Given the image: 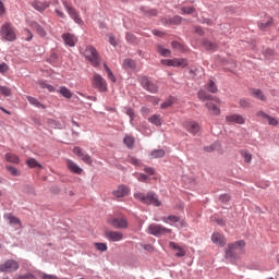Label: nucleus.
Wrapping results in <instances>:
<instances>
[{"mask_svg":"<svg viewBox=\"0 0 279 279\" xmlns=\"http://www.w3.org/2000/svg\"><path fill=\"white\" fill-rule=\"evenodd\" d=\"M227 123H236L238 125L245 124V119L239 113L230 114L226 117Z\"/></svg>","mask_w":279,"mask_h":279,"instance_id":"ddd939ff","label":"nucleus"},{"mask_svg":"<svg viewBox=\"0 0 279 279\" xmlns=\"http://www.w3.org/2000/svg\"><path fill=\"white\" fill-rule=\"evenodd\" d=\"M203 45H204L205 49H207L208 51H215V49H217V44L211 43L209 40L203 41Z\"/></svg>","mask_w":279,"mask_h":279,"instance_id":"e433bc0d","label":"nucleus"},{"mask_svg":"<svg viewBox=\"0 0 279 279\" xmlns=\"http://www.w3.org/2000/svg\"><path fill=\"white\" fill-rule=\"evenodd\" d=\"M73 154L81 158V160H83V162H85L86 165H93V159L90 158V156L86 154V151H84V149H82L81 147H74Z\"/></svg>","mask_w":279,"mask_h":279,"instance_id":"9d476101","label":"nucleus"},{"mask_svg":"<svg viewBox=\"0 0 279 279\" xmlns=\"http://www.w3.org/2000/svg\"><path fill=\"white\" fill-rule=\"evenodd\" d=\"M83 56L88 62H90L92 66H99L101 63V57H99V52L93 46H87L83 52Z\"/></svg>","mask_w":279,"mask_h":279,"instance_id":"f257e3e1","label":"nucleus"},{"mask_svg":"<svg viewBox=\"0 0 279 279\" xmlns=\"http://www.w3.org/2000/svg\"><path fill=\"white\" fill-rule=\"evenodd\" d=\"M145 173H147L148 175H154L156 173V170H154V168L150 167H146L144 169Z\"/></svg>","mask_w":279,"mask_h":279,"instance_id":"338daca9","label":"nucleus"},{"mask_svg":"<svg viewBox=\"0 0 279 279\" xmlns=\"http://www.w3.org/2000/svg\"><path fill=\"white\" fill-rule=\"evenodd\" d=\"M253 96L260 101H267V97L265 96V94H263V90L260 89H253Z\"/></svg>","mask_w":279,"mask_h":279,"instance_id":"2f4dec72","label":"nucleus"},{"mask_svg":"<svg viewBox=\"0 0 279 279\" xmlns=\"http://www.w3.org/2000/svg\"><path fill=\"white\" fill-rule=\"evenodd\" d=\"M66 167L71 171V173H75L76 175H82L83 169L77 166L73 160L66 159Z\"/></svg>","mask_w":279,"mask_h":279,"instance_id":"dca6fc26","label":"nucleus"},{"mask_svg":"<svg viewBox=\"0 0 279 279\" xmlns=\"http://www.w3.org/2000/svg\"><path fill=\"white\" fill-rule=\"evenodd\" d=\"M157 51L162 56L163 58H169L171 56V50L163 48L162 45H157Z\"/></svg>","mask_w":279,"mask_h":279,"instance_id":"7c9ffc66","label":"nucleus"},{"mask_svg":"<svg viewBox=\"0 0 279 279\" xmlns=\"http://www.w3.org/2000/svg\"><path fill=\"white\" fill-rule=\"evenodd\" d=\"M241 156L244 160V162H246L248 165V162H252V155L250 153V150H241Z\"/></svg>","mask_w":279,"mask_h":279,"instance_id":"c9c22d12","label":"nucleus"},{"mask_svg":"<svg viewBox=\"0 0 279 279\" xmlns=\"http://www.w3.org/2000/svg\"><path fill=\"white\" fill-rule=\"evenodd\" d=\"M9 70H10V66H8V64L5 63L0 64V73H8Z\"/></svg>","mask_w":279,"mask_h":279,"instance_id":"13d9d810","label":"nucleus"},{"mask_svg":"<svg viewBox=\"0 0 279 279\" xmlns=\"http://www.w3.org/2000/svg\"><path fill=\"white\" fill-rule=\"evenodd\" d=\"M24 34L26 35L25 40L29 41L32 38H34V35L32 34L31 29L25 28Z\"/></svg>","mask_w":279,"mask_h":279,"instance_id":"5fc2aeb1","label":"nucleus"},{"mask_svg":"<svg viewBox=\"0 0 279 279\" xmlns=\"http://www.w3.org/2000/svg\"><path fill=\"white\" fill-rule=\"evenodd\" d=\"M123 143L129 148L134 147V138L132 136H125L124 140H123Z\"/></svg>","mask_w":279,"mask_h":279,"instance_id":"79ce46f5","label":"nucleus"},{"mask_svg":"<svg viewBox=\"0 0 279 279\" xmlns=\"http://www.w3.org/2000/svg\"><path fill=\"white\" fill-rule=\"evenodd\" d=\"M95 247L99 252H106L108 250V245H106V243H95Z\"/></svg>","mask_w":279,"mask_h":279,"instance_id":"de8ad7c7","label":"nucleus"},{"mask_svg":"<svg viewBox=\"0 0 279 279\" xmlns=\"http://www.w3.org/2000/svg\"><path fill=\"white\" fill-rule=\"evenodd\" d=\"M62 39L64 44L68 45L69 47H75V45L77 44V37L74 35H71V33L63 34Z\"/></svg>","mask_w":279,"mask_h":279,"instance_id":"f3484780","label":"nucleus"},{"mask_svg":"<svg viewBox=\"0 0 279 279\" xmlns=\"http://www.w3.org/2000/svg\"><path fill=\"white\" fill-rule=\"evenodd\" d=\"M220 202H230V194H222L219 197Z\"/></svg>","mask_w":279,"mask_h":279,"instance_id":"0e129e2a","label":"nucleus"},{"mask_svg":"<svg viewBox=\"0 0 279 279\" xmlns=\"http://www.w3.org/2000/svg\"><path fill=\"white\" fill-rule=\"evenodd\" d=\"M146 16H158V11L156 9L144 11Z\"/></svg>","mask_w":279,"mask_h":279,"instance_id":"4d7b16f0","label":"nucleus"},{"mask_svg":"<svg viewBox=\"0 0 279 279\" xmlns=\"http://www.w3.org/2000/svg\"><path fill=\"white\" fill-rule=\"evenodd\" d=\"M31 27L38 34V36H41V38H45V36H47V32L45 31V28H43V26H40V24H38L37 22H32Z\"/></svg>","mask_w":279,"mask_h":279,"instance_id":"5701e85b","label":"nucleus"},{"mask_svg":"<svg viewBox=\"0 0 279 279\" xmlns=\"http://www.w3.org/2000/svg\"><path fill=\"white\" fill-rule=\"evenodd\" d=\"M171 106H173V100L168 99V100H166V101L161 105V108L165 109V108H169V107H171Z\"/></svg>","mask_w":279,"mask_h":279,"instance_id":"bf43d9fd","label":"nucleus"},{"mask_svg":"<svg viewBox=\"0 0 279 279\" xmlns=\"http://www.w3.org/2000/svg\"><path fill=\"white\" fill-rule=\"evenodd\" d=\"M151 158H165V150L163 149H156L150 153Z\"/></svg>","mask_w":279,"mask_h":279,"instance_id":"4c0bfd02","label":"nucleus"},{"mask_svg":"<svg viewBox=\"0 0 279 279\" xmlns=\"http://www.w3.org/2000/svg\"><path fill=\"white\" fill-rule=\"evenodd\" d=\"M19 269V262L14 259H9L4 264L0 265V271L4 274H12V271H17Z\"/></svg>","mask_w":279,"mask_h":279,"instance_id":"0eeeda50","label":"nucleus"},{"mask_svg":"<svg viewBox=\"0 0 279 279\" xmlns=\"http://www.w3.org/2000/svg\"><path fill=\"white\" fill-rule=\"evenodd\" d=\"M5 217L11 226H19L21 228V219L16 218L12 214H8Z\"/></svg>","mask_w":279,"mask_h":279,"instance_id":"393cba45","label":"nucleus"},{"mask_svg":"<svg viewBox=\"0 0 279 279\" xmlns=\"http://www.w3.org/2000/svg\"><path fill=\"white\" fill-rule=\"evenodd\" d=\"M269 125H278V120L276 118L269 117L267 118Z\"/></svg>","mask_w":279,"mask_h":279,"instance_id":"69168bd1","label":"nucleus"},{"mask_svg":"<svg viewBox=\"0 0 279 279\" xmlns=\"http://www.w3.org/2000/svg\"><path fill=\"white\" fill-rule=\"evenodd\" d=\"M63 5L69 14L73 19L74 22H76L78 25H82L83 21L82 17H80V13H77V10L75 8L69 5L68 1H63Z\"/></svg>","mask_w":279,"mask_h":279,"instance_id":"1a4fd4ad","label":"nucleus"},{"mask_svg":"<svg viewBox=\"0 0 279 279\" xmlns=\"http://www.w3.org/2000/svg\"><path fill=\"white\" fill-rule=\"evenodd\" d=\"M41 278L43 279H58V277H56L53 275H47V274L41 275Z\"/></svg>","mask_w":279,"mask_h":279,"instance_id":"774afa93","label":"nucleus"},{"mask_svg":"<svg viewBox=\"0 0 279 279\" xmlns=\"http://www.w3.org/2000/svg\"><path fill=\"white\" fill-rule=\"evenodd\" d=\"M197 97L201 99V101H216V104H221V99L208 95L204 89H201L197 93Z\"/></svg>","mask_w":279,"mask_h":279,"instance_id":"4468645a","label":"nucleus"},{"mask_svg":"<svg viewBox=\"0 0 279 279\" xmlns=\"http://www.w3.org/2000/svg\"><path fill=\"white\" fill-rule=\"evenodd\" d=\"M239 106L240 108H250L251 104H250V100L242 98L239 101Z\"/></svg>","mask_w":279,"mask_h":279,"instance_id":"09e8293b","label":"nucleus"},{"mask_svg":"<svg viewBox=\"0 0 279 279\" xmlns=\"http://www.w3.org/2000/svg\"><path fill=\"white\" fill-rule=\"evenodd\" d=\"M54 12L57 16H59V19H66V15L64 14V12H62V10L56 9Z\"/></svg>","mask_w":279,"mask_h":279,"instance_id":"680f3d73","label":"nucleus"},{"mask_svg":"<svg viewBox=\"0 0 279 279\" xmlns=\"http://www.w3.org/2000/svg\"><path fill=\"white\" fill-rule=\"evenodd\" d=\"M108 38H109V43H110V45H112V47H117V45H119V40H117V37H114V35L109 34Z\"/></svg>","mask_w":279,"mask_h":279,"instance_id":"8fccbe9b","label":"nucleus"},{"mask_svg":"<svg viewBox=\"0 0 279 279\" xmlns=\"http://www.w3.org/2000/svg\"><path fill=\"white\" fill-rule=\"evenodd\" d=\"M177 59H163L161 60V64H166V66H177Z\"/></svg>","mask_w":279,"mask_h":279,"instance_id":"a19ab883","label":"nucleus"},{"mask_svg":"<svg viewBox=\"0 0 279 279\" xmlns=\"http://www.w3.org/2000/svg\"><path fill=\"white\" fill-rule=\"evenodd\" d=\"M205 88L206 90H208V93H217L218 88H217V85L213 82V81H209L206 85H205Z\"/></svg>","mask_w":279,"mask_h":279,"instance_id":"72a5a7b5","label":"nucleus"},{"mask_svg":"<svg viewBox=\"0 0 279 279\" xmlns=\"http://www.w3.org/2000/svg\"><path fill=\"white\" fill-rule=\"evenodd\" d=\"M0 36H2L3 40H8L9 43H14V40H16V29L12 27V24L5 23L1 27Z\"/></svg>","mask_w":279,"mask_h":279,"instance_id":"7ed1b4c3","label":"nucleus"},{"mask_svg":"<svg viewBox=\"0 0 279 279\" xmlns=\"http://www.w3.org/2000/svg\"><path fill=\"white\" fill-rule=\"evenodd\" d=\"M138 182H147L149 180V177L143 173L135 174Z\"/></svg>","mask_w":279,"mask_h":279,"instance_id":"3c124183","label":"nucleus"},{"mask_svg":"<svg viewBox=\"0 0 279 279\" xmlns=\"http://www.w3.org/2000/svg\"><path fill=\"white\" fill-rule=\"evenodd\" d=\"M49 5L50 3L48 1L40 2L38 0H35L32 2V8H34V10H37V12H45V10L49 8Z\"/></svg>","mask_w":279,"mask_h":279,"instance_id":"a211bd4d","label":"nucleus"},{"mask_svg":"<svg viewBox=\"0 0 279 279\" xmlns=\"http://www.w3.org/2000/svg\"><path fill=\"white\" fill-rule=\"evenodd\" d=\"M38 84H39L40 88H47V90H49V93H56V88H53L52 85L47 84L44 81H39Z\"/></svg>","mask_w":279,"mask_h":279,"instance_id":"ea45409f","label":"nucleus"},{"mask_svg":"<svg viewBox=\"0 0 279 279\" xmlns=\"http://www.w3.org/2000/svg\"><path fill=\"white\" fill-rule=\"evenodd\" d=\"M7 171H9L14 178H19V175H21V170L16 169L14 166H7Z\"/></svg>","mask_w":279,"mask_h":279,"instance_id":"f704fd0d","label":"nucleus"},{"mask_svg":"<svg viewBox=\"0 0 279 279\" xmlns=\"http://www.w3.org/2000/svg\"><path fill=\"white\" fill-rule=\"evenodd\" d=\"M93 86L94 88L100 90V93H106V90H108V84L106 83V78H102L99 74L94 75Z\"/></svg>","mask_w":279,"mask_h":279,"instance_id":"6e6552de","label":"nucleus"},{"mask_svg":"<svg viewBox=\"0 0 279 279\" xmlns=\"http://www.w3.org/2000/svg\"><path fill=\"white\" fill-rule=\"evenodd\" d=\"M104 69H105V72L107 73L108 80H110L111 82H117V77L114 76V74L112 73V70H110L108 64L104 63Z\"/></svg>","mask_w":279,"mask_h":279,"instance_id":"473e14b6","label":"nucleus"},{"mask_svg":"<svg viewBox=\"0 0 279 279\" xmlns=\"http://www.w3.org/2000/svg\"><path fill=\"white\" fill-rule=\"evenodd\" d=\"M129 162H131V165H134L135 167L141 166V160L136 159L135 157H129Z\"/></svg>","mask_w":279,"mask_h":279,"instance_id":"6e6d98bb","label":"nucleus"},{"mask_svg":"<svg viewBox=\"0 0 279 279\" xmlns=\"http://www.w3.org/2000/svg\"><path fill=\"white\" fill-rule=\"evenodd\" d=\"M125 39L128 40V43H134L135 40L134 34L126 33Z\"/></svg>","mask_w":279,"mask_h":279,"instance_id":"052dcab7","label":"nucleus"},{"mask_svg":"<svg viewBox=\"0 0 279 279\" xmlns=\"http://www.w3.org/2000/svg\"><path fill=\"white\" fill-rule=\"evenodd\" d=\"M245 247L244 241H238L235 243L229 244L226 251V258H235L236 254H241Z\"/></svg>","mask_w":279,"mask_h":279,"instance_id":"20e7f679","label":"nucleus"},{"mask_svg":"<svg viewBox=\"0 0 279 279\" xmlns=\"http://www.w3.org/2000/svg\"><path fill=\"white\" fill-rule=\"evenodd\" d=\"M109 226H112V228H116L117 230H125L128 229V219L125 218H114L111 217L108 219Z\"/></svg>","mask_w":279,"mask_h":279,"instance_id":"423d86ee","label":"nucleus"},{"mask_svg":"<svg viewBox=\"0 0 279 279\" xmlns=\"http://www.w3.org/2000/svg\"><path fill=\"white\" fill-rule=\"evenodd\" d=\"M211 241L213 243H215L216 245H220L221 247L226 245V238L220 233H214L211 235Z\"/></svg>","mask_w":279,"mask_h":279,"instance_id":"4be33fe9","label":"nucleus"},{"mask_svg":"<svg viewBox=\"0 0 279 279\" xmlns=\"http://www.w3.org/2000/svg\"><path fill=\"white\" fill-rule=\"evenodd\" d=\"M184 128L185 130H187V132H190V134H197V132H199V123L195 122V121H185L184 122Z\"/></svg>","mask_w":279,"mask_h":279,"instance_id":"2eb2a0df","label":"nucleus"},{"mask_svg":"<svg viewBox=\"0 0 279 279\" xmlns=\"http://www.w3.org/2000/svg\"><path fill=\"white\" fill-rule=\"evenodd\" d=\"M161 221H163V223H178L180 218L178 216H165L161 218Z\"/></svg>","mask_w":279,"mask_h":279,"instance_id":"c756f323","label":"nucleus"},{"mask_svg":"<svg viewBox=\"0 0 279 279\" xmlns=\"http://www.w3.org/2000/svg\"><path fill=\"white\" fill-rule=\"evenodd\" d=\"M140 82L143 88H145V90H148V93H158V85L149 82V78H147V76L141 77Z\"/></svg>","mask_w":279,"mask_h":279,"instance_id":"9b49d317","label":"nucleus"},{"mask_svg":"<svg viewBox=\"0 0 279 279\" xmlns=\"http://www.w3.org/2000/svg\"><path fill=\"white\" fill-rule=\"evenodd\" d=\"M147 232H148V234H151L153 236H162V234L171 233V229H167L162 225L151 223L148 226Z\"/></svg>","mask_w":279,"mask_h":279,"instance_id":"39448f33","label":"nucleus"},{"mask_svg":"<svg viewBox=\"0 0 279 279\" xmlns=\"http://www.w3.org/2000/svg\"><path fill=\"white\" fill-rule=\"evenodd\" d=\"M205 107L210 112V114H214V117H219V114H221V109H219L213 101L206 102Z\"/></svg>","mask_w":279,"mask_h":279,"instance_id":"aec40b11","label":"nucleus"},{"mask_svg":"<svg viewBox=\"0 0 279 279\" xmlns=\"http://www.w3.org/2000/svg\"><path fill=\"white\" fill-rule=\"evenodd\" d=\"M172 48L177 49L178 51H182L184 49V47L182 46V44L178 43V41H172L171 43Z\"/></svg>","mask_w":279,"mask_h":279,"instance_id":"864d4df0","label":"nucleus"},{"mask_svg":"<svg viewBox=\"0 0 279 279\" xmlns=\"http://www.w3.org/2000/svg\"><path fill=\"white\" fill-rule=\"evenodd\" d=\"M57 93H60V95H62V97H65V99H71V97H73V93H71V89L66 87H60L59 89H57Z\"/></svg>","mask_w":279,"mask_h":279,"instance_id":"c85d7f7f","label":"nucleus"},{"mask_svg":"<svg viewBox=\"0 0 279 279\" xmlns=\"http://www.w3.org/2000/svg\"><path fill=\"white\" fill-rule=\"evenodd\" d=\"M105 236L108 241H112L114 243L123 241V232L120 231H105Z\"/></svg>","mask_w":279,"mask_h":279,"instance_id":"f8f14e48","label":"nucleus"},{"mask_svg":"<svg viewBox=\"0 0 279 279\" xmlns=\"http://www.w3.org/2000/svg\"><path fill=\"white\" fill-rule=\"evenodd\" d=\"M195 12V8L193 7H182L181 14H193Z\"/></svg>","mask_w":279,"mask_h":279,"instance_id":"49530a36","label":"nucleus"},{"mask_svg":"<svg viewBox=\"0 0 279 279\" xmlns=\"http://www.w3.org/2000/svg\"><path fill=\"white\" fill-rule=\"evenodd\" d=\"M0 93L4 97H10V95H12V89H10L9 87H5V86H0Z\"/></svg>","mask_w":279,"mask_h":279,"instance_id":"a18cd8bd","label":"nucleus"},{"mask_svg":"<svg viewBox=\"0 0 279 279\" xmlns=\"http://www.w3.org/2000/svg\"><path fill=\"white\" fill-rule=\"evenodd\" d=\"M149 123H153V125L160 126L162 125V118L160 114H154L150 118H148Z\"/></svg>","mask_w":279,"mask_h":279,"instance_id":"bb28decb","label":"nucleus"},{"mask_svg":"<svg viewBox=\"0 0 279 279\" xmlns=\"http://www.w3.org/2000/svg\"><path fill=\"white\" fill-rule=\"evenodd\" d=\"M169 247L174 250L175 256H178L179 258H182L183 256H186V251H184L182 248V246L178 245L175 242H170Z\"/></svg>","mask_w":279,"mask_h":279,"instance_id":"412c9836","label":"nucleus"},{"mask_svg":"<svg viewBox=\"0 0 279 279\" xmlns=\"http://www.w3.org/2000/svg\"><path fill=\"white\" fill-rule=\"evenodd\" d=\"M5 160L7 162H11L12 165H19V162H21V159H19V156L12 153L5 154Z\"/></svg>","mask_w":279,"mask_h":279,"instance_id":"b1692460","label":"nucleus"},{"mask_svg":"<svg viewBox=\"0 0 279 279\" xmlns=\"http://www.w3.org/2000/svg\"><path fill=\"white\" fill-rule=\"evenodd\" d=\"M123 66L124 69H136V62H134L132 59H126L123 62Z\"/></svg>","mask_w":279,"mask_h":279,"instance_id":"58836bf2","label":"nucleus"},{"mask_svg":"<svg viewBox=\"0 0 279 279\" xmlns=\"http://www.w3.org/2000/svg\"><path fill=\"white\" fill-rule=\"evenodd\" d=\"M26 99L32 106H35V108H43V109L47 108L45 105L38 101V99H36L35 97L27 96Z\"/></svg>","mask_w":279,"mask_h":279,"instance_id":"a878e982","label":"nucleus"},{"mask_svg":"<svg viewBox=\"0 0 279 279\" xmlns=\"http://www.w3.org/2000/svg\"><path fill=\"white\" fill-rule=\"evenodd\" d=\"M177 66L179 69H186V66H189V62L186 61V59H178L177 58Z\"/></svg>","mask_w":279,"mask_h":279,"instance_id":"37998d69","label":"nucleus"},{"mask_svg":"<svg viewBox=\"0 0 279 279\" xmlns=\"http://www.w3.org/2000/svg\"><path fill=\"white\" fill-rule=\"evenodd\" d=\"M271 23H274V19L270 17L269 21H267L266 23H260L259 24V28L260 29H267V27H270Z\"/></svg>","mask_w":279,"mask_h":279,"instance_id":"603ef678","label":"nucleus"},{"mask_svg":"<svg viewBox=\"0 0 279 279\" xmlns=\"http://www.w3.org/2000/svg\"><path fill=\"white\" fill-rule=\"evenodd\" d=\"M26 165H27V167H29V169H36V167H38V169H43V165H40L38 162V160H36L34 158H28L26 160Z\"/></svg>","mask_w":279,"mask_h":279,"instance_id":"cd10ccee","label":"nucleus"},{"mask_svg":"<svg viewBox=\"0 0 279 279\" xmlns=\"http://www.w3.org/2000/svg\"><path fill=\"white\" fill-rule=\"evenodd\" d=\"M114 197H126L130 195V189L126 185H120L116 191H113Z\"/></svg>","mask_w":279,"mask_h":279,"instance_id":"6ab92c4d","label":"nucleus"},{"mask_svg":"<svg viewBox=\"0 0 279 279\" xmlns=\"http://www.w3.org/2000/svg\"><path fill=\"white\" fill-rule=\"evenodd\" d=\"M134 198L142 202V204H153V206H161L160 201H158V196H156V194L151 192L147 193V195L141 192H136L134 193Z\"/></svg>","mask_w":279,"mask_h":279,"instance_id":"f03ea898","label":"nucleus"},{"mask_svg":"<svg viewBox=\"0 0 279 279\" xmlns=\"http://www.w3.org/2000/svg\"><path fill=\"white\" fill-rule=\"evenodd\" d=\"M180 23H182V16L180 15H175L169 20L170 25H180Z\"/></svg>","mask_w":279,"mask_h":279,"instance_id":"c03bdc74","label":"nucleus"},{"mask_svg":"<svg viewBox=\"0 0 279 279\" xmlns=\"http://www.w3.org/2000/svg\"><path fill=\"white\" fill-rule=\"evenodd\" d=\"M17 279H36V277L32 274H27V275L19 276Z\"/></svg>","mask_w":279,"mask_h":279,"instance_id":"e2e57ef3","label":"nucleus"}]
</instances>
